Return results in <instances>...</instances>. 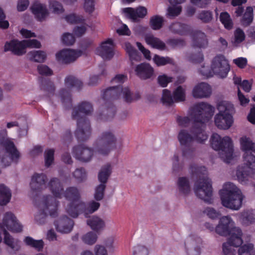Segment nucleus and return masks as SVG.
<instances>
[{"label":"nucleus","mask_w":255,"mask_h":255,"mask_svg":"<svg viewBox=\"0 0 255 255\" xmlns=\"http://www.w3.org/2000/svg\"><path fill=\"white\" fill-rule=\"evenodd\" d=\"M190 170L193 176L199 178L194 185V192L196 196L204 201V202L212 204V186L211 180L207 176V169L204 166H198L192 165Z\"/></svg>","instance_id":"nucleus-1"},{"label":"nucleus","mask_w":255,"mask_h":255,"mask_svg":"<svg viewBox=\"0 0 255 255\" xmlns=\"http://www.w3.org/2000/svg\"><path fill=\"white\" fill-rule=\"evenodd\" d=\"M93 112V105L88 102L84 101L79 103L73 109L72 118L76 120L77 128L75 131V135L78 140H84L91 135V128L89 121L85 117L81 116L90 115Z\"/></svg>","instance_id":"nucleus-2"},{"label":"nucleus","mask_w":255,"mask_h":255,"mask_svg":"<svg viewBox=\"0 0 255 255\" xmlns=\"http://www.w3.org/2000/svg\"><path fill=\"white\" fill-rule=\"evenodd\" d=\"M221 204L225 208L233 211L239 210L246 199L241 190L232 182L225 183L219 191Z\"/></svg>","instance_id":"nucleus-3"},{"label":"nucleus","mask_w":255,"mask_h":255,"mask_svg":"<svg viewBox=\"0 0 255 255\" xmlns=\"http://www.w3.org/2000/svg\"><path fill=\"white\" fill-rule=\"evenodd\" d=\"M0 228L3 232L4 244L12 251L15 252L19 251L21 249L20 241L13 238L6 230L7 229L15 233L20 232L22 230V226L11 212H7L4 214L2 223H0Z\"/></svg>","instance_id":"nucleus-4"},{"label":"nucleus","mask_w":255,"mask_h":255,"mask_svg":"<svg viewBox=\"0 0 255 255\" xmlns=\"http://www.w3.org/2000/svg\"><path fill=\"white\" fill-rule=\"evenodd\" d=\"M118 139L111 130L102 131L93 143V150L96 154L107 156L117 148Z\"/></svg>","instance_id":"nucleus-5"},{"label":"nucleus","mask_w":255,"mask_h":255,"mask_svg":"<svg viewBox=\"0 0 255 255\" xmlns=\"http://www.w3.org/2000/svg\"><path fill=\"white\" fill-rule=\"evenodd\" d=\"M211 145L215 150L219 151L220 158L225 162L229 163L233 158V144L229 136L221 137L214 133L210 138Z\"/></svg>","instance_id":"nucleus-6"},{"label":"nucleus","mask_w":255,"mask_h":255,"mask_svg":"<svg viewBox=\"0 0 255 255\" xmlns=\"http://www.w3.org/2000/svg\"><path fill=\"white\" fill-rule=\"evenodd\" d=\"M59 203L52 195L44 196L42 202L38 206V211L35 216V220L39 224L46 222L48 215L55 217L58 215V207Z\"/></svg>","instance_id":"nucleus-7"},{"label":"nucleus","mask_w":255,"mask_h":255,"mask_svg":"<svg viewBox=\"0 0 255 255\" xmlns=\"http://www.w3.org/2000/svg\"><path fill=\"white\" fill-rule=\"evenodd\" d=\"M203 125L196 127L193 125L190 130L181 129L177 135L178 140L181 146L190 145L194 140L203 143L208 139V135L202 128Z\"/></svg>","instance_id":"nucleus-8"},{"label":"nucleus","mask_w":255,"mask_h":255,"mask_svg":"<svg viewBox=\"0 0 255 255\" xmlns=\"http://www.w3.org/2000/svg\"><path fill=\"white\" fill-rule=\"evenodd\" d=\"M214 108L205 102H200L195 104L190 109V117L194 121L193 124L196 127L203 125L204 130V123L209 120L213 112Z\"/></svg>","instance_id":"nucleus-9"},{"label":"nucleus","mask_w":255,"mask_h":255,"mask_svg":"<svg viewBox=\"0 0 255 255\" xmlns=\"http://www.w3.org/2000/svg\"><path fill=\"white\" fill-rule=\"evenodd\" d=\"M244 165L239 166L236 171L238 181L242 184H246L255 175V156L251 152L243 154Z\"/></svg>","instance_id":"nucleus-10"},{"label":"nucleus","mask_w":255,"mask_h":255,"mask_svg":"<svg viewBox=\"0 0 255 255\" xmlns=\"http://www.w3.org/2000/svg\"><path fill=\"white\" fill-rule=\"evenodd\" d=\"M0 143L5 147V150L0 151L1 165L5 167L9 165L11 161H17L20 157V153L13 142L8 139L3 138L0 140Z\"/></svg>","instance_id":"nucleus-11"},{"label":"nucleus","mask_w":255,"mask_h":255,"mask_svg":"<svg viewBox=\"0 0 255 255\" xmlns=\"http://www.w3.org/2000/svg\"><path fill=\"white\" fill-rule=\"evenodd\" d=\"M123 94L125 100L127 102H131L134 100H136L140 98L139 94H135L132 96L128 88L125 87L124 88L119 86H113L108 88L103 95V98L105 99H115L118 98Z\"/></svg>","instance_id":"nucleus-12"},{"label":"nucleus","mask_w":255,"mask_h":255,"mask_svg":"<svg viewBox=\"0 0 255 255\" xmlns=\"http://www.w3.org/2000/svg\"><path fill=\"white\" fill-rule=\"evenodd\" d=\"M112 171L111 164H107L103 166L98 174V180L101 183L95 188L94 194V198L96 201L102 200L104 196V192L106 188V183Z\"/></svg>","instance_id":"nucleus-13"},{"label":"nucleus","mask_w":255,"mask_h":255,"mask_svg":"<svg viewBox=\"0 0 255 255\" xmlns=\"http://www.w3.org/2000/svg\"><path fill=\"white\" fill-rule=\"evenodd\" d=\"M211 65L213 74L222 78L227 76L230 69L228 61L222 55L216 56L213 59Z\"/></svg>","instance_id":"nucleus-14"},{"label":"nucleus","mask_w":255,"mask_h":255,"mask_svg":"<svg viewBox=\"0 0 255 255\" xmlns=\"http://www.w3.org/2000/svg\"><path fill=\"white\" fill-rule=\"evenodd\" d=\"M82 54L80 50L63 49L57 53L56 57L59 62L70 64L75 61Z\"/></svg>","instance_id":"nucleus-15"},{"label":"nucleus","mask_w":255,"mask_h":255,"mask_svg":"<svg viewBox=\"0 0 255 255\" xmlns=\"http://www.w3.org/2000/svg\"><path fill=\"white\" fill-rule=\"evenodd\" d=\"M235 222L229 216H224L220 218L218 225L215 227V232L224 237L229 235L232 228L236 226Z\"/></svg>","instance_id":"nucleus-16"},{"label":"nucleus","mask_w":255,"mask_h":255,"mask_svg":"<svg viewBox=\"0 0 255 255\" xmlns=\"http://www.w3.org/2000/svg\"><path fill=\"white\" fill-rule=\"evenodd\" d=\"M96 53L104 60H110L114 56V43L111 39H108L101 43L97 48Z\"/></svg>","instance_id":"nucleus-17"},{"label":"nucleus","mask_w":255,"mask_h":255,"mask_svg":"<svg viewBox=\"0 0 255 255\" xmlns=\"http://www.w3.org/2000/svg\"><path fill=\"white\" fill-rule=\"evenodd\" d=\"M211 87L206 82H201L196 84L193 88L192 94L195 99H206L212 94Z\"/></svg>","instance_id":"nucleus-18"},{"label":"nucleus","mask_w":255,"mask_h":255,"mask_svg":"<svg viewBox=\"0 0 255 255\" xmlns=\"http://www.w3.org/2000/svg\"><path fill=\"white\" fill-rule=\"evenodd\" d=\"M192 47L200 49L207 48L209 44V40L207 35L202 31L196 30L193 31L191 34Z\"/></svg>","instance_id":"nucleus-19"},{"label":"nucleus","mask_w":255,"mask_h":255,"mask_svg":"<svg viewBox=\"0 0 255 255\" xmlns=\"http://www.w3.org/2000/svg\"><path fill=\"white\" fill-rule=\"evenodd\" d=\"M47 177L44 173H34L31 177L30 183L31 189L35 192H40L46 188Z\"/></svg>","instance_id":"nucleus-20"},{"label":"nucleus","mask_w":255,"mask_h":255,"mask_svg":"<svg viewBox=\"0 0 255 255\" xmlns=\"http://www.w3.org/2000/svg\"><path fill=\"white\" fill-rule=\"evenodd\" d=\"M73 154L76 159L87 162L91 160L93 155V151L91 148L81 144L73 148Z\"/></svg>","instance_id":"nucleus-21"},{"label":"nucleus","mask_w":255,"mask_h":255,"mask_svg":"<svg viewBox=\"0 0 255 255\" xmlns=\"http://www.w3.org/2000/svg\"><path fill=\"white\" fill-rule=\"evenodd\" d=\"M54 224L56 230L62 234L70 233L74 225V221L66 216L59 218Z\"/></svg>","instance_id":"nucleus-22"},{"label":"nucleus","mask_w":255,"mask_h":255,"mask_svg":"<svg viewBox=\"0 0 255 255\" xmlns=\"http://www.w3.org/2000/svg\"><path fill=\"white\" fill-rule=\"evenodd\" d=\"M123 11L133 21H137L140 18H143L147 13L146 7L140 6L136 8L127 7L123 9Z\"/></svg>","instance_id":"nucleus-23"},{"label":"nucleus","mask_w":255,"mask_h":255,"mask_svg":"<svg viewBox=\"0 0 255 255\" xmlns=\"http://www.w3.org/2000/svg\"><path fill=\"white\" fill-rule=\"evenodd\" d=\"M215 124L218 128L228 129L234 122L233 116L218 113L214 118Z\"/></svg>","instance_id":"nucleus-24"},{"label":"nucleus","mask_w":255,"mask_h":255,"mask_svg":"<svg viewBox=\"0 0 255 255\" xmlns=\"http://www.w3.org/2000/svg\"><path fill=\"white\" fill-rule=\"evenodd\" d=\"M176 186L177 193L180 196H186L191 192L190 181L187 177H179L176 182Z\"/></svg>","instance_id":"nucleus-25"},{"label":"nucleus","mask_w":255,"mask_h":255,"mask_svg":"<svg viewBox=\"0 0 255 255\" xmlns=\"http://www.w3.org/2000/svg\"><path fill=\"white\" fill-rule=\"evenodd\" d=\"M229 235L230 237L226 243H229L234 247H239L243 244V234L240 228L235 227L232 228Z\"/></svg>","instance_id":"nucleus-26"},{"label":"nucleus","mask_w":255,"mask_h":255,"mask_svg":"<svg viewBox=\"0 0 255 255\" xmlns=\"http://www.w3.org/2000/svg\"><path fill=\"white\" fill-rule=\"evenodd\" d=\"M4 51H9L17 55H23L26 52V51L23 50L22 41H19L17 40L6 42L4 46Z\"/></svg>","instance_id":"nucleus-27"},{"label":"nucleus","mask_w":255,"mask_h":255,"mask_svg":"<svg viewBox=\"0 0 255 255\" xmlns=\"http://www.w3.org/2000/svg\"><path fill=\"white\" fill-rule=\"evenodd\" d=\"M33 14L39 21H43L48 15V11L46 6L38 1H35L31 7Z\"/></svg>","instance_id":"nucleus-28"},{"label":"nucleus","mask_w":255,"mask_h":255,"mask_svg":"<svg viewBox=\"0 0 255 255\" xmlns=\"http://www.w3.org/2000/svg\"><path fill=\"white\" fill-rule=\"evenodd\" d=\"M135 71L136 75L143 80L150 78L153 74V68L147 63L138 65L135 68Z\"/></svg>","instance_id":"nucleus-29"},{"label":"nucleus","mask_w":255,"mask_h":255,"mask_svg":"<svg viewBox=\"0 0 255 255\" xmlns=\"http://www.w3.org/2000/svg\"><path fill=\"white\" fill-rule=\"evenodd\" d=\"M49 189L54 196V198H61L64 192V188L62 184L59 179L52 178L48 183ZM53 197V196H52ZM56 200V199L55 198Z\"/></svg>","instance_id":"nucleus-30"},{"label":"nucleus","mask_w":255,"mask_h":255,"mask_svg":"<svg viewBox=\"0 0 255 255\" xmlns=\"http://www.w3.org/2000/svg\"><path fill=\"white\" fill-rule=\"evenodd\" d=\"M168 29L172 33L179 35H187L190 31L188 25L178 21L171 23L168 26Z\"/></svg>","instance_id":"nucleus-31"},{"label":"nucleus","mask_w":255,"mask_h":255,"mask_svg":"<svg viewBox=\"0 0 255 255\" xmlns=\"http://www.w3.org/2000/svg\"><path fill=\"white\" fill-rule=\"evenodd\" d=\"M87 225L95 232L98 233L106 227L104 220L97 216H93L87 220Z\"/></svg>","instance_id":"nucleus-32"},{"label":"nucleus","mask_w":255,"mask_h":255,"mask_svg":"<svg viewBox=\"0 0 255 255\" xmlns=\"http://www.w3.org/2000/svg\"><path fill=\"white\" fill-rule=\"evenodd\" d=\"M239 221L244 226H249L255 223V211L247 210L239 214Z\"/></svg>","instance_id":"nucleus-33"},{"label":"nucleus","mask_w":255,"mask_h":255,"mask_svg":"<svg viewBox=\"0 0 255 255\" xmlns=\"http://www.w3.org/2000/svg\"><path fill=\"white\" fill-rule=\"evenodd\" d=\"M64 197L70 202L73 203H83L80 200V193L79 189L76 187H69L63 192Z\"/></svg>","instance_id":"nucleus-34"},{"label":"nucleus","mask_w":255,"mask_h":255,"mask_svg":"<svg viewBox=\"0 0 255 255\" xmlns=\"http://www.w3.org/2000/svg\"><path fill=\"white\" fill-rule=\"evenodd\" d=\"M144 38L146 43L153 48L160 50H164L166 48L165 43L152 34H146Z\"/></svg>","instance_id":"nucleus-35"},{"label":"nucleus","mask_w":255,"mask_h":255,"mask_svg":"<svg viewBox=\"0 0 255 255\" xmlns=\"http://www.w3.org/2000/svg\"><path fill=\"white\" fill-rule=\"evenodd\" d=\"M84 203H73L70 202L65 206L66 213L73 218H77L81 212H83Z\"/></svg>","instance_id":"nucleus-36"},{"label":"nucleus","mask_w":255,"mask_h":255,"mask_svg":"<svg viewBox=\"0 0 255 255\" xmlns=\"http://www.w3.org/2000/svg\"><path fill=\"white\" fill-rule=\"evenodd\" d=\"M188 244L189 245V249L188 251V255H200V245L202 244V240L199 237L194 239L191 237L189 239Z\"/></svg>","instance_id":"nucleus-37"},{"label":"nucleus","mask_w":255,"mask_h":255,"mask_svg":"<svg viewBox=\"0 0 255 255\" xmlns=\"http://www.w3.org/2000/svg\"><path fill=\"white\" fill-rule=\"evenodd\" d=\"M217 110L219 111V114L224 115L233 116L235 113L233 105L228 101H224L219 102L217 105Z\"/></svg>","instance_id":"nucleus-38"},{"label":"nucleus","mask_w":255,"mask_h":255,"mask_svg":"<svg viewBox=\"0 0 255 255\" xmlns=\"http://www.w3.org/2000/svg\"><path fill=\"white\" fill-rule=\"evenodd\" d=\"M23 242L27 246L34 249L37 252H41L44 247V243L42 240H35L31 237H26Z\"/></svg>","instance_id":"nucleus-39"},{"label":"nucleus","mask_w":255,"mask_h":255,"mask_svg":"<svg viewBox=\"0 0 255 255\" xmlns=\"http://www.w3.org/2000/svg\"><path fill=\"white\" fill-rule=\"evenodd\" d=\"M241 149L245 152H255V144L249 137L243 136L240 138Z\"/></svg>","instance_id":"nucleus-40"},{"label":"nucleus","mask_w":255,"mask_h":255,"mask_svg":"<svg viewBox=\"0 0 255 255\" xmlns=\"http://www.w3.org/2000/svg\"><path fill=\"white\" fill-rule=\"evenodd\" d=\"M11 197L10 190L4 184H0V205H6L10 202Z\"/></svg>","instance_id":"nucleus-41"},{"label":"nucleus","mask_w":255,"mask_h":255,"mask_svg":"<svg viewBox=\"0 0 255 255\" xmlns=\"http://www.w3.org/2000/svg\"><path fill=\"white\" fill-rule=\"evenodd\" d=\"M125 49L128 55L132 64H133V61H139L140 60L139 53L130 43L128 42L125 43Z\"/></svg>","instance_id":"nucleus-42"},{"label":"nucleus","mask_w":255,"mask_h":255,"mask_svg":"<svg viewBox=\"0 0 255 255\" xmlns=\"http://www.w3.org/2000/svg\"><path fill=\"white\" fill-rule=\"evenodd\" d=\"M196 16L202 23H209L213 19V13L209 10H201L197 12Z\"/></svg>","instance_id":"nucleus-43"},{"label":"nucleus","mask_w":255,"mask_h":255,"mask_svg":"<svg viewBox=\"0 0 255 255\" xmlns=\"http://www.w3.org/2000/svg\"><path fill=\"white\" fill-rule=\"evenodd\" d=\"M28 58L32 61L43 62L46 59V54L42 51H31L27 54Z\"/></svg>","instance_id":"nucleus-44"},{"label":"nucleus","mask_w":255,"mask_h":255,"mask_svg":"<svg viewBox=\"0 0 255 255\" xmlns=\"http://www.w3.org/2000/svg\"><path fill=\"white\" fill-rule=\"evenodd\" d=\"M182 156L184 159H191L196 154V148L192 144L181 146Z\"/></svg>","instance_id":"nucleus-45"},{"label":"nucleus","mask_w":255,"mask_h":255,"mask_svg":"<svg viewBox=\"0 0 255 255\" xmlns=\"http://www.w3.org/2000/svg\"><path fill=\"white\" fill-rule=\"evenodd\" d=\"M100 206V204L98 201L91 200L86 204L84 203V207L82 212L84 213L85 216L87 217L89 214H92L98 210Z\"/></svg>","instance_id":"nucleus-46"},{"label":"nucleus","mask_w":255,"mask_h":255,"mask_svg":"<svg viewBox=\"0 0 255 255\" xmlns=\"http://www.w3.org/2000/svg\"><path fill=\"white\" fill-rule=\"evenodd\" d=\"M164 22L163 17L159 15L151 16L149 20V25L153 30H159L163 25Z\"/></svg>","instance_id":"nucleus-47"},{"label":"nucleus","mask_w":255,"mask_h":255,"mask_svg":"<svg viewBox=\"0 0 255 255\" xmlns=\"http://www.w3.org/2000/svg\"><path fill=\"white\" fill-rule=\"evenodd\" d=\"M153 60L157 66H164L168 64H174L173 59L168 56L163 57L155 55L153 58Z\"/></svg>","instance_id":"nucleus-48"},{"label":"nucleus","mask_w":255,"mask_h":255,"mask_svg":"<svg viewBox=\"0 0 255 255\" xmlns=\"http://www.w3.org/2000/svg\"><path fill=\"white\" fill-rule=\"evenodd\" d=\"M253 20V9L251 6L247 7L246 11L241 20L242 24L245 26H249Z\"/></svg>","instance_id":"nucleus-49"},{"label":"nucleus","mask_w":255,"mask_h":255,"mask_svg":"<svg viewBox=\"0 0 255 255\" xmlns=\"http://www.w3.org/2000/svg\"><path fill=\"white\" fill-rule=\"evenodd\" d=\"M82 241L88 245L95 244L98 239V235L92 231H90L84 235L81 238Z\"/></svg>","instance_id":"nucleus-50"},{"label":"nucleus","mask_w":255,"mask_h":255,"mask_svg":"<svg viewBox=\"0 0 255 255\" xmlns=\"http://www.w3.org/2000/svg\"><path fill=\"white\" fill-rule=\"evenodd\" d=\"M182 9L180 5L170 4L167 8L166 15L170 18L175 17L181 13Z\"/></svg>","instance_id":"nucleus-51"},{"label":"nucleus","mask_w":255,"mask_h":255,"mask_svg":"<svg viewBox=\"0 0 255 255\" xmlns=\"http://www.w3.org/2000/svg\"><path fill=\"white\" fill-rule=\"evenodd\" d=\"M65 84L67 88L76 87L80 88L83 85L80 80L73 76H68L65 79Z\"/></svg>","instance_id":"nucleus-52"},{"label":"nucleus","mask_w":255,"mask_h":255,"mask_svg":"<svg viewBox=\"0 0 255 255\" xmlns=\"http://www.w3.org/2000/svg\"><path fill=\"white\" fill-rule=\"evenodd\" d=\"M59 96L63 104L67 107L71 105V97L69 90L65 89H61L59 92Z\"/></svg>","instance_id":"nucleus-53"},{"label":"nucleus","mask_w":255,"mask_h":255,"mask_svg":"<svg viewBox=\"0 0 255 255\" xmlns=\"http://www.w3.org/2000/svg\"><path fill=\"white\" fill-rule=\"evenodd\" d=\"M203 212L208 217L212 220L217 219L221 216V213L219 211L212 207H206Z\"/></svg>","instance_id":"nucleus-54"},{"label":"nucleus","mask_w":255,"mask_h":255,"mask_svg":"<svg viewBox=\"0 0 255 255\" xmlns=\"http://www.w3.org/2000/svg\"><path fill=\"white\" fill-rule=\"evenodd\" d=\"M245 39V34L244 31L240 28L236 29L234 32V39L232 41L233 44L237 46Z\"/></svg>","instance_id":"nucleus-55"},{"label":"nucleus","mask_w":255,"mask_h":255,"mask_svg":"<svg viewBox=\"0 0 255 255\" xmlns=\"http://www.w3.org/2000/svg\"><path fill=\"white\" fill-rule=\"evenodd\" d=\"M254 245L248 243L241 246L238 250L239 255H254Z\"/></svg>","instance_id":"nucleus-56"},{"label":"nucleus","mask_w":255,"mask_h":255,"mask_svg":"<svg viewBox=\"0 0 255 255\" xmlns=\"http://www.w3.org/2000/svg\"><path fill=\"white\" fill-rule=\"evenodd\" d=\"M147 248L141 244H136L132 248V255H148Z\"/></svg>","instance_id":"nucleus-57"},{"label":"nucleus","mask_w":255,"mask_h":255,"mask_svg":"<svg viewBox=\"0 0 255 255\" xmlns=\"http://www.w3.org/2000/svg\"><path fill=\"white\" fill-rule=\"evenodd\" d=\"M220 19L226 28L230 29L232 28L233 23L230 15L227 12H222L220 14Z\"/></svg>","instance_id":"nucleus-58"},{"label":"nucleus","mask_w":255,"mask_h":255,"mask_svg":"<svg viewBox=\"0 0 255 255\" xmlns=\"http://www.w3.org/2000/svg\"><path fill=\"white\" fill-rule=\"evenodd\" d=\"M40 88L43 91L48 93H52L55 90L53 83L48 79L41 80Z\"/></svg>","instance_id":"nucleus-59"},{"label":"nucleus","mask_w":255,"mask_h":255,"mask_svg":"<svg viewBox=\"0 0 255 255\" xmlns=\"http://www.w3.org/2000/svg\"><path fill=\"white\" fill-rule=\"evenodd\" d=\"M173 95L175 102H181L185 100V89L181 86L178 87L174 91Z\"/></svg>","instance_id":"nucleus-60"},{"label":"nucleus","mask_w":255,"mask_h":255,"mask_svg":"<svg viewBox=\"0 0 255 255\" xmlns=\"http://www.w3.org/2000/svg\"><path fill=\"white\" fill-rule=\"evenodd\" d=\"M23 50H25L26 48H39L41 44L39 41L36 39H27L22 41Z\"/></svg>","instance_id":"nucleus-61"},{"label":"nucleus","mask_w":255,"mask_h":255,"mask_svg":"<svg viewBox=\"0 0 255 255\" xmlns=\"http://www.w3.org/2000/svg\"><path fill=\"white\" fill-rule=\"evenodd\" d=\"M73 175L76 180L79 182L85 181L87 178L86 172L83 168L76 169L73 173Z\"/></svg>","instance_id":"nucleus-62"},{"label":"nucleus","mask_w":255,"mask_h":255,"mask_svg":"<svg viewBox=\"0 0 255 255\" xmlns=\"http://www.w3.org/2000/svg\"><path fill=\"white\" fill-rule=\"evenodd\" d=\"M163 103L170 105L175 102L174 95L172 96L170 92L167 89H164L161 98Z\"/></svg>","instance_id":"nucleus-63"},{"label":"nucleus","mask_w":255,"mask_h":255,"mask_svg":"<svg viewBox=\"0 0 255 255\" xmlns=\"http://www.w3.org/2000/svg\"><path fill=\"white\" fill-rule=\"evenodd\" d=\"M54 149H48L44 152V160L45 166L49 167L54 161Z\"/></svg>","instance_id":"nucleus-64"}]
</instances>
